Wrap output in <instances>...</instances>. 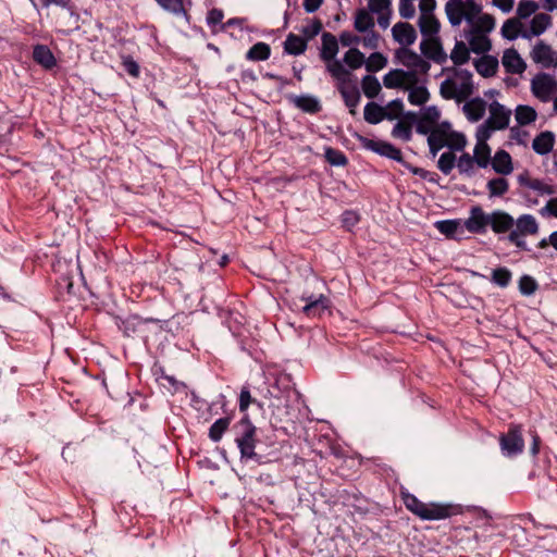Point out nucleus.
Returning <instances> with one entry per match:
<instances>
[{"instance_id":"38","label":"nucleus","mask_w":557,"mask_h":557,"mask_svg":"<svg viewBox=\"0 0 557 557\" xmlns=\"http://www.w3.org/2000/svg\"><path fill=\"white\" fill-rule=\"evenodd\" d=\"M354 26L359 33L372 30L374 27V18L367 10L360 9L356 13Z\"/></svg>"},{"instance_id":"48","label":"nucleus","mask_w":557,"mask_h":557,"mask_svg":"<svg viewBox=\"0 0 557 557\" xmlns=\"http://www.w3.org/2000/svg\"><path fill=\"white\" fill-rule=\"evenodd\" d=\"M457 158L453 151L443 152L437 160V169L445 175L451 173L456 166Z\"/></svg>"},{"instance_id":"27","label":"nucleus","mask_w":557,"mask_h":557,"mask_svg":"<svg viewBox=\"0 0 557 557\" xmlns=\"http://www.w3.org/2000/svg\"><path fill=\"white\" fill-rule=\"evenodd\" d=\"M445 12L449 23L453 26H458L465 15V3L462 0H449L445 4Z\"/></svg>"},{"instance_id":"4","label":"nucleus","mask_w":557,"mask_h":557,"mask_svg":"<svg viewBox=\"0 0 557 557\" xmlns=\"http://www.w3.org/2000/svg\"><path fill=\"white\" fill-rule=\"evenodd\" d=\"M156 323L159 324V327L162 330V323H166V321H162L154 318H146L143 319L139 315H129L126 319H119L116 321L117 329L123 333L125 337H140L144 341H147L149 337L148 324Z\"/></svg>"},{"instance_id":"26","label":"nucleus","mask_w":557,"mask_h":557,"mask_svg":"<svg viewBox=\"0 0 557 557\" xmlns=\"http://www.w3.org/2000/svg\"><path fill=\"white\" fill-rule=\"evenodd\" d=\"M419 27L421 34L426 37H437L441 24L433 14H421L419 17Z\"/></svg>"},{"instance_id":"19","label":"nucleus","mask_w":557,"mask_h":557,"mask_svg":"<svg viewBox=\"0 0 557 557\" xmlns=\"http://www.w3.org/2000/svg\"><path fill=\"white\" fill-rule=\"evenodd\" d=\"M393 37L400 45L411 46L417 39L414 27L406 22H398L393 26Z\"/></svg>"},{"instance_id":"52","label":"nucleus","mask_w":557,"mask_h":557,"mask_svg":"<svg viewBox=\"0 0 557 557\" xmlns=\"http://www.w3.org/2000/svg\"><path fill=\"white\" fill-rule=\"evenodd\" d=\"M474 164L476 163L472 159V156H470L468 152H463L457 160L456 166L458 168L460 174L470 177L474 174Z\"/></svg>"},{"instance_id":"2","label":"nucleus","mask_w":557,"mask_h":557,"mask_svg":"<svg viewBox=\"0 0 557 557\" xmlns=\"http://www.w3.org/2000/svg\"><path fill=\"white\" fill-rule=\"evenodd\" d=\"M406 508L422 520H442L457 512L456 506L449 504L421 502L413 494H403Z\"/></svg>"},{"instance_id":"54","label":"nucleus","mask_w":557,"mask_h":557,"mask_svg":"<svg viewBox=\"0 0 557 557\" xmlns=\"http://www.w3.org/2000/svg\"><path fill=\"white\" fill-rule=\"evenodd\" d=\"M466 145L467 139L463 134L458 132L447 133L446 147H448L450 151H462Z\"/></svg>"},{"instance_id":"24","label":"nucleus","mask_w":557,"mask_h":557,"mask_svg":"<svg viewBox=\"0 0 557 557\" xmlns=\"http://www.w3.org/2000/svg\"><path fill=\"white\" fill-rule=\"evenodd\" d=\"M476 72L483 77H492L498 70V60L488 54H484L474 61Z\"/></svg>"},{"instance_id":"21","label":"nucleus","mask_w":557,"mask_h":557,"mask_svg":"<svg viewBox=\"0 0 557 557\" xmlns=\"http://www.w3.org/2000/svg\"><path fill=\"white\" fill-rule=\"evenodd\" d=\"M492 168L497 174H510L513 171V165L509 152L504 149L497 150L492 161Z\"/></svg>"},{"instance_id":"6","label":"nucleus","mask_w":557,"mask_h":557,"mask_svg":"<svg viewBox=\"0 0 557 557\" xmlns=\"http://www.w3.org/2000/svg\"><path fill=\"white\" fill-rule=\"evenodd\" d=\"M301 300L305 301L301 312L308 318H320L324 311L332 307L331 299L322 294L319 296L304 294Z\"/></svg>"},{"instance_id":"50","label":"nucleus","mask_w":557,"mask_h":557,"mask_svg":"<svg viewBox=\"0 0 557 557\" xmlns=\"http://www.w3.org/2000/svg\"><path fill=\"white\" fill-rule=\"evenodd\" d=\"M345 63L352 70H357L366 62L364 54L357 48H350L344 57Z\"/></svg>"},{"instance_id":"5","label":"nucleus","mask_w":557,"mask_h":557,"mask_svg":"<svg viewBox=\"0 0 557 557\" xmlns=\"http://www.w3.org/2000/svg\"><path fill=\"white\" fill-rule=\"evenodd\" d=\"M499 446L503 455L508 458L521 455L524 450L522 426L510 424L508 431L499 436Z\"/></svg>"},{"instance_id":"63","label":"nucleus","mask_w":557,"mask_h":557,"mask_svg":"<svg viewBox=\"0 0 557 557\" xmlns=\"http://www.w3.org/2000/svg\"><path fill=\"white\" fill-rule=\"evenodd\" d=\"M122 66H123L124 71L132 77H135V78L139 77V74H140L139 64L131 55H125L122 58Z\"/></svg>"},{"instance_id":"35","label":"nucleus","mask_w":557,"mask_h":557,"mask_svg":"<svg viewBox=\"0 0 557 557\" xmlns=\"http://www.w3.org/2000/svg\"><path fill=\"white\" fill-rule=\"evenodd\" d=\"M469 44L471 50L478 54L486 53L492 48L491 40L486 37V35L482 33H475L474 30H472V37L470 38Z\"/></svg>"},{"instance_id":"23","label":"nucleus","mask_w":557,"mask_h":557,"mask_svg":"<svg viewBox=\"0 0 557 557\" xmlns=\"http://www.w3.org/2000/svg\"><path fill=\"white\" fill-rule=\"evenodd\" d=\"M486 110V102L482 98H474L463 106V112L471 122L480 121Z\"/></svg>"},{"instance_id":"41","label":"nucleus","mask_w":557,"mask_h":557,"mask_svg":"<svg viewBox=\"0 0 557 557\" xmlns=\"http://www.w3.org/2000/svg\"><path fill=\"white\" fill-rule=\"evenodd\" d=\"M512 278L511 271L506 267H498L492 271L491 282L495 285L506 288Z\"/></svg>"},{"instance_id":"11","label":"nucleus","mask_w":557,"mask_h":557,"mask_svg":"<svg viewBox=\"0 0 557 557\" xmlns=\"http://www.w3.org/2000/svg\"><path fill=\"white\" fill-rule=\"evenodd\" d=\"M396 57L408 69L419 70L422 74L430 71V63L411 49L400 48L397 50Z\"/></svg>"},{"instance_id":"18","label":"nucleus","mask_w":557,"mask_h":557,"mask_svg":"<svg viewBox=\"0 0 557 557\" xmlns=\"http://www.w3.org/2000/svg\"><path fill=\"white\" fill-rule=\"evenodd\" d=\"M502 63L509 74H522L527 69L525 62L513 48L507 49L504 52Z\"/></svg>"},{"instance_id":"7","label":"nucleus","mask_w":557,"mask_h":557,"mask_svg":"<svg viewBox=\"0 0 557 557\" xmlns=\"http://www.w3.org/2000/svg\"><path fill=\"white\" fill-rule=\"evenodd\" d=\"M532 94L542 101H548L557 91V81L547 73H539L531 82Z\"/></svg>"},{"instance_id":"29","label":"nucleus","mask_w":557,"mask_h":557,"mask_svg":"<svg viewBox=\"0 0 557 557\" xmlns=\"http://www.w3.org/2000/svg\"><path fill=\"white\" fill-rule=\"evenodd\" d=\"M307 40L289 33L284 41V51L292 55L302 54L307 50Z\"/></svg>"},{"instance_id":"9","label":"nucleus","mask_w":557,"mask_h":557,"mask_svg":"<svg viewBox=\"0 0 557 557\" xmlns=\"http://www.w3.org/2000/svg\"><path fill=\"white\" fill-rule=\"evenodd\" d=\"M422 54L437 64H444L447 61V54L443 49L440 37L424 38L420 42Z\"/></svg>"},{"instance_id":"10","label":"nucleus","mask_w":557,"mask_h":557,"mask_svg":"<svg viewBox=\"0 0 557 557\" xmlns=\"http://www.w3.org/2000/svg\"><path fill=\"white\" fill-rule=\"evenodd\" d=\"M490 213H485L480 206L472 207L470 216L465 222V227L472 234H485L490 225Z\"/></svg>"},{"instance_id":"62","label":"nucleus","mask_w":557,"mask_h":557,"mask_svg":"<svg viewBox=\"0 0 557 557\" xmlns=\"http://www.w3.org/2000/svg\"><path fill=\"white\" fill-rule=\"evenodd\" d=\"M421 116L423 117L424 122H428V124H433L436 126L441 117V111L436 106H429L422 110Z\"/></svg>"},{"instance_id":"15","label":"nucleus","mask_w":557,"mask_h":557,"mask_svg":"<svg viewBox=\"0 0 557 557\" xmlns=\"http://www.w3.org/2000/svg\"><path fill=\"white\" fill-rule=\"evenodd\" d=\"M511 111L507 110L498 101H493L490 104V117L486 120L488 124L494 126L497 131L505 129L509 125Z\"/></svg>"},{"instance_id":"44","label":"nucleus","mask_w":557,"mask_h":557,"mask_svg":"<svg viewBox=\"0 0 557 557\" xmlns=\"http://www.w3.org/2000/svg\"><path fill=\"white\" fill-rule=\"evenodd\" d=\"M552 24V17L546 13H539L534 15L531 21V33L534 36L543 34Z\"/></svg>"},{"instance_id":"53","label":"nucleus","mask_w":557,"mask_h":557,"mask_svg":"<svg viewBox=\"0 0 557 557\" xmlns=\"http://www.w3.org/2000/svg\"><path fill=\"white\" fill-rule=\"evenodd\" d=\"M387 59L381 52H373L366 62V70L369 73H375L385 67Z\"/></svg>"},{"instance_id":"8","label":"nucleus","mask_w":557,"mask_h":557,"mask_svg":"<svg viewBox=\"0 0 557 557\" xmlns=\"http://www.w3.org/2000/svg\"><path fill=\"white\" fill-rule=\"evenodd\" d=\"M418 77L414 71H404L400 69L392 70L383 77V84L388 89L403 88L405 83L416 85Z\"/></svg>"},{"instance_id":"59","label":"nucleus","mask_w":557,"mask_h":557,"mask_svg":"<svg viewBox=\"0 0 557 557\" xmlns=\"http://www.w3.org/2000/svg\"><path fill=\"white\" fill-rule=\"evenodd\" d=\"M539 9V4L534 1L521 0L517 8V14L520 18H528Z\"/></svg>"},{"instance_id":"42","label":"nucleus","mask_w":557,"mask_h":557,"mask_svg":"<svg viewBox=\"0 0 557 557\" xmlns=\"http://www.w3.org/2000/svg\"><path fill=\"white\" fill-rule=\"evenodd\" d=\"M472 159L475 161L478 166L486 168L491 160V148L487 144L476 143L473 151Z\"/></svg>"},{"instance_id":"34","label":"nucleus","mask_w":557,"mask_h":557,"mask_svg":"<svg viewBox=\"0 0 557 557\" xmlns=\"http://www.w3.org/2000/svg\"><path fill=\"white\" fill-rule=\"evenodd\" d=\"M231 421H232L231 417H222V418H219L218 420H215L209 429V433H208L209 438L214 443L220 442L222 440L224 433L230 428Z\"/></svg>"},{"instance_id":"33","label":"nucleus","mask_w":557,"mask_h":557,"mask_svg":"<svg viewBox=\"0 0 557 557\" xmlns=\"http://www.w3.org/2000/svg\"><path fill=\"white\" fill-rule=\"evenodd\" d=\"M271 55V47L262 41H259L251 46L246 52V59L248 61H265Z\"/></svg>"},{"instance_id":"1","label":"nucleus","mask_w":557,"mask_h":557,"mask_svg":"<svg viewBox=\"0 0 557 557\" xmlns=\"http://www.w3.org/2000/svg\"><path fill=\"white\" fill-rule=\"evenodd\" d=\"M231 431L240 453V461L253 460L260 463L261 456L255 451L258 443L257 428L250 421L249 416L245 413L239 421L233 424Z\"/></svg>"},{"instance_id":"64","label":"nucleus","mask_w":557,"mask_h":557,"mask_svg":"<svg viewBox=\"0 0 557 557\" xmlns=\"http://www.w3.org/2000/svg\"><path fill=\"white\" fill-rule=\"evenodd\" d=\"M440 94L444 99H454L458 97L457 85L451 79H446L441 84Z\"/></svg>"},{"instance_id":"43","label":"nucleus","mask_w":557,"mask_h":557,"mask_svg":"<svg viewBox=\"0 0 557 557\" xmlns=\"http://www.w3.org/2000/svg\"><path fill=\"white\" fill-rule=\"evenodd\" d=\"M455 73L462 78L457 98H459V100L466 99L473 92L472 74L468 70H459L455 71Z\"/></svg>"},{"instance_id":"20","label":"nucleus","mask_w":557,"mask_h":557,"mask_svg":"<svg viewBox=\"0 0 557 557\" xmlns=\"http://www.w3.org/2000/svg\"><path fill=\"white\" fill-rule=\"evenodd\" d=\"M290 101L301 111L309 114H317L322 110L320 100L311 95L292 96Z\"/></svg>"},{"instance_id":"14","label":"nucleus","mask_w":557,"mask_h":557,"mask_svg":"<svg viewBox=\"0 0 557 557\" xmlns=\"http://www.w3.org/2000/svg\"><path fill=\"white\" fill-rule=\"evenodd\" d=\"M337 90L341 94L345 106L349 109V113L355 115L356 108L359 106L361 100V94L356 82L350 81L342 86H337Z\"/></svg>"},{"instance_id":"58","label":"nucleus","mask_w":557,"mask_h":557,"mask_svg":"<svg viewBox=\"0 0 557 557\" xmlns=\"http://www.w3.org/2000/svg\"><path fill=\"white\" fill-rule=\"evenodd\" d=\"M251 404H257L261 407V404L251 396L249 387L243 386L239 394L238 407L239 411L246 413L247 409Z\"/></svg>"},{"instance_id":"31","label":"nucleus","mask_w":557,"mask_h":557,"mask_svg":"<svg viewBox=\"0 0 557 557\" xmlns=\"http://www.w3.org/2000/svg\"><path fill=\"white\" fill-rule=\"evenodd\" d=\"M438 232L443 235H445L447 238H454L456 239L458 237V234L463 233V227L458 220H443L438 221L435 224Z\"/></svg>"},{"instance_id":"49","label":"nucleus","mask_w":557,"mask_h":557,"mask_svg":"<svg viewBox=\"0 0 557 557\" xmlns=\"http://www.w3.org/2000/svg\"><path fill=\"white\" fill-rule=\"evenodd\" d=\"M164 11L174 15L187 16L184 8V0H154Z\"/></svg>"},{"instance_id":"3","label":"nucleus","mask_w":557,"mask_h":557,"mask_svg":"<svg viewBox=\"0 0 557 557\" xmlns=\"http://www.w3.org/2000/svg\"><path fill=\"white\" fill-rule=\"evenodd\" d=\"M540 225L532 214H521L515 220L513 230L507 234L505 240L523 251H530L524 237L539 234Z\"/></svg>"},{"instance_id":"60","label":"nucleus","mask_w":557,"mask_h":557,"mask_svg":"<svg viewBox=\"0 0 557 557\" xmlns=\"http://www.w3.org/2000/svg\"><path fill=\"white\" fill-rule=\"evenodd\" d=\"M385 109H386L387 120L393 121V120L400 117V115L403 114L404 103H403L401 99L397 98V99H394L391 102H388V104L386 106Z\"/></svg>"},{"instance_id":"28","label":"nucleus","mask_w":557,"mask_h":557,"mask_svg":"<svg viewBox=\"0 0 557 557\" xmlns=\"http://www.w3.org/2000/svg\"><path fill=\"white\" fill-rule=\"evenodd\" d=\"M363 116L369 124H379L383 120H387L386 109L373 101L366 104Z\"/></svg>"},{"instance_id":"22","label":"nucleus","mask_w":557,"mask_h":557,"mask_svg":"<svg viewBox=\"0 0 557 557\" xmlns=\"http://www.w3.org/2000/svg\"><path fill=\"white\" fill-rule=\"evenodd\" d=\"M338 52V42L336 37L327 32L322 34V49L320 57L323 61L330 62L335 59Z\"/></svg>"},{"instance_id":"16","label":"nucleus","mask_w":557,"mask_h":557,"mask_svg":"<svg viewBox=\"0 0 557 557\" xmlns=\"http://www.w3.org/2000/svg\"><path fill=\"white\" fill-rule=\"evenodd\" d=\"M517 181L520 186L533 189L540 193L541 195L556 194V189L554 186L544 183L542 180L532 178L527 170L518 175Z\"/></svg>"},{"instance_id":"36","label":"nucleus","mask_w":557,"mask_h":557,"mask_svg":"<svg viewBox=\"0 0 557 557\" xmlns=\"http://www.w3.org/2000/svg\"><path fill=\"white\" fill-rule=\"evenodd\" d=\"M361 88L364 96L374 99L382 90L379 79L373 75H366L361 79Z\"/></svg>"},{"instance_id":"46","label":"nucleus","mask_w":557,"mask_h":557,"mask_svg":"<svg viewBox=\"0 0 557 557\" xmlns=\"http://www.w3.org/2000/svg\"><path fill=\"white\" fill-rule=\"evenodd\" d=\"M450 59L455 65H462L469 61V49L463 41H456L455 47L450 53Z\"/></svg>"},{"instance_id":"55","label":"nucleus","mask_w":557,"mask_h":557,"mask_svg":"<svg viewBox=\"0 0 557 557\" xmlns=\"http://www.w3.org/2000/svg\"><path fill=\"white\" fill-rule=\"evenodd\" d=\"M539 288V284L531 275H522L519 280V290L524 296L533 295Z\"/></svg>"},{"instance_id":"30","label":"nucleus","mask_w":557,"mask_h":557,"mask_svg":"<svg viewBox=\"0 0 557 557\" xmlns=\"http://www.w3.org/2000/svg\"><path fill=\"white\" fill-rule=\"evenodd\" d=\"M327 71L337 81V86H342L352 81V74L345 69L341 61L336 59L327 62Z\"/></svg>"},{"instance_id":"47","label":"nucleus","mask_w":557,"mask_h":557,"mask_svg":"<svg viewBox=\"0 0 557 557\" xmlns=\"http://www.w3.org/2000/svg\"><path fill=\"white\" fill-rule=\"evenodd\" d=\"M522 24L517 18H508L502 26V35L508 40H515L520 32Z\"/></svg>"},{"instance_id":"39","label":"nucleus","mask_w":557,"mask_h":557,"mask_svg":"<svg viewBox=\"0 0 557 557\" xmlns=\"http://www.w3.org/2000/svg\"><path fill=\"white\" fill-rule=\"evenodd\" d=\"M358 143L367 150L373 151L381 157H384L385 147L387 141L370 139L363 135L356 134Z\"/></svg>"},{"instance_id":"12","label":"nucleus","mask_w":557,"mask_h":557,"mask_svg":"<svg viewBox=\"0 0 557 557\" xmlns=\"http://www.w3.org/2000/svg\"><path fill=\"white\" fill-rule=\"evenodd\" d=\"M490 226L497 234L510 233L515 226V219L511 214L503 210H495L490 213Z\"/></svg>"},{"instance_id":"57","label":"nucleus","mask_w":557,"mask_h":557,"mask_svg":"<svg viewBox=\"0 0 557 557\" xmlns=\"http://www.w3.org/2000/svg\"><path fill=\"white\" fill-rule=\"evenodd\" d=\"M325 159L331 165L335 166H344L348 162L344 152L332 147L325 149Z\"/></svg>"},{"instance_id":"37","label":"nucleus","mask_w":557,"mask_h":557,"mask_svg":"<svg viewBox=\"0 0 557 557\" xmlns=\"http://www.w3.org/2000/svg\"><path fill=\"white\" fill-rule=\"evenodd\" d=\"M406 88L410 89L408 95V101L412 106H422L430 99V92L424 86H413L409 85Z\"/></svg>"},{"instance_id":"32","label":"nucleus","mask_w":557,"mask_h":557,"mask_svg":"<svg viewBox=\"0 0 557 557\" xmlns=\"http://www.w3.org/2000/svg\"><path fill=\"white\" fill-rule=\"evenodd\" d=\"M446 138L447 132L441 128H435L431 132L428 137V144L430 148V153L432 157H435L440 150L446 147Z\"/></svg>"},{"instance_id":"51","label":"nucleus","mask_w":557,"mask_h":557,"mask_svg":"<svg viewBox=\"0 0 557 557\" xmlns=\"http://www.w3.org/2000/svg\"><path fill=\"white\" fill-rule=\"evenodd\" d=\"M495 27V18L494 16H492L491 14H481L474 25H473V30L475 33H482V34H486V33H491Z\"/></svg>"},{"instance_id":"17","label":"nucleus","mask_w":557,"mask_h":557,"mask_svg":"<svg viewBox=\"0 0 557 557\" xmlns=\"http://www.w3.org/2000/svg\"><path fill=\"white\" fill-rule=\"evenodd\" d=\"M555 52L552 47L544 41H539L532 50V59L535 63L542 64L544 67L552 65L557 66V55L554 59Z\"/></svg>"},{"instance_id":"61","label":"nucleus","mask_w":557,"mask_h":557,"mask_svg":"<svg viewBox=\"0 0 557 557\" xmlns=\"http://www.w3.org/2000/svg\"><path fill=\"white\" fill-rule=\"evenodd\" d=\"M465 15L463 17L469 23H473L475 17H478L482 11V7L475 3L474 0H466L465 2Z\"/></svg>"},{"instance_id":"25","label":"nucleus","mask_w":557,"mask_h":557,"mask_svg":"<svg viewBox=\"0 0 557 557\" xmlns=\"http://www.w3.org/2000/svg\"><path fill=\"white\" fill-rule=\"evenodd\" d=\"M555 144V136L552 132L540 133L532 143L533 150L539 154H547L552 151Z\"/></svg>"},{"instance_id":"40","label":"nucleus","mask_w":557,"mask_h":557,"mask_svg":"<svg viewBox=\"0 0 557 557\" xmlns=\"http://www.w3.org/2000/svg\"><path fill=\"white\" fill-rule=\"evenodd\" d=\"M486 188L490 197H503L509 189V183L504 177H495L487 182Z\"/></svg>"},{"instance_id":"45","label":"nucleus","mask_w":557,"mask_h":557,"mask_svg":"<svg viewBox=\"0 0 557 557\" xmlns=\"http://www.w3.org/2000/svg\"><path fill=\"white\" fill-rule=\"evenodd\" d=\"M536 111L529 106H518L516 108V120L519 125H529L536 120Z\"/></svg>"},{"instance_id":"56","label":"nucleus","mask_w":557,"mask_h":557,"mask_svg":"<svg viewBox=\"0 0 557 557\" xmlns=\"http://www.w3.org/2000/svg\"><path fill=\"white\" fill-rule=\"evenodd\" d=\"M391 135L394 138L401 139L404 141H410L412 138V128L409 126L408 123L398 121L394 125Z\"/></svg>"},{"instance_id":"13","label":"nucleus","mask_w":557,"mask_h":557,"mask_svg":"<svg viewBox=\"0 0 557 557\" xmlns=\"http://www.w3.org/2000/svg\"><path fill=\"white\" fill-rule=\"evenodd\" d=\"M32 58L34 62L40 65L45 71H52L58 65L53 52L44 44H37L33 47Z\"/></svg>"}]
</instances>
